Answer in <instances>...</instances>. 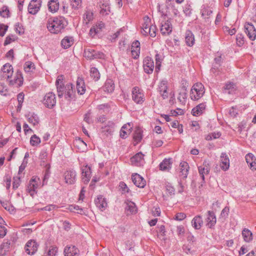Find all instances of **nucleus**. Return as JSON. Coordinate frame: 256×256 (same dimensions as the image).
<instances>
[{
  "mask_svg": "<svg viewBox=\"0 0 256 256\" xmlns=\"http://www.w3.org/2000/svg\"><path fill=\"white\" fill-rule=\"evenodd\" d=\"M68 24V22L64 17L53 16L48 19L46 28L51 34H56L64 32Z\"/></svg>",
  "mask_w": 256,
  "mask_h": 256,
  "instance_id": "obj_1",
  "label": "nucleus"
},
{
  "mask_svg": "<svg viewBox=\"0 0 256 256\" xmlns=\"http://www.w3.org/2000/svg\"><path fill=\"white\" fill-rule=\"evenodd\" d=\"M144 22L142 27V34L146 36L149 34L151 37L154 38L156 36V26L151 24V20L148 16H144Z\"/></svg>",
  "mask_w": 256,
  "mask_h": 256,
  "instance_id": "obj_2",
  "label": "nucleus"
},
{
  "mask_svg": "<svg viewBox=\"0 0 256 256\" xmlns=\"http://www.w3.org/2000/svg\"><path fill=\"white\" fill-rule=\"evenodd\" d=\"M40 178L36 176H32L26 187V192L33 198L38 193V188L41 186Z\"/></svg>",
  "mask_w": 256,
  "mask_h": 256,
  "instance_id": "obj_3",
  "label": "nucleus"
},
{
  "mask_svg": "<svg viewBox=\"0 0 256 256\" xmlns=\"http://www.w3.org/2000/svg\"><path fill=\"white\" fill-rule=\"evenodd\" d=\"M204 92V85L202 83L197 82L192 86L190 90V98L192 100H198L203 96Z\"/></svg>",
  "mask_w": 256,
  "mask_h": 256,
  "instance_id": "obj_4",
  "label": "nucleus"
},
{
  "mask_svg": "<svg viewBox=\"0 0 256 256\" xmlns=\"http://www.w3.org/2000/svg\"><path fill=\"white\" fill-rule=\"evenodd\" d=\"M132 98L136 104H142L146 100L144 90L138 86H134L132 90Z\"/></svg>",
  "mask_w": 256,
  "mask_h": 256,
  "instance_id": "obj_5",
  "label": "nucleus"
},
{
  "mask_svg": "<svg viewBox=\"0 0 256 256\" xmlns=\"http://www.w3.org/2000/svg\"><path fill=\"white\" fill-rule=\"evenodd\" d=\"M42 104L48 108H53L56 104V96L52 92L46 93L42 100Z\"/></svg>",
  "mask_w": 256,
  "mask_h": 256,
  "instance_id": "obj_6",
  "label": "nucleus"
},
{
  "mask_svg": "<svg viewBox=\"0 0 256 256\" xmlns=\"http://www.w3.org/2000/svg\"><path fill=\"white\" fill-rule=\"evenodd\" d=\"M84 56L86 58L90 60L96 58L104 59L105 56L103 52L90 48L84 50Z\"/></svg>",
  "mask_w": 256,
  "mask_h": 256,
  "instance_id": "obj_7",
  "label": "nucleus"
},
{
  "mask_svg": "<svg viewBox=\"0 0 256 256\" xmlns=\"http://www.w3.org/2000/svg\"><path fill=\"white\" fill-rule=\"evenodd\" d=\"M65 182L68 184H73L76 182V173L74 169H68L63 174Z\"/></svg>",
  "mask_w": 256,
  "mask_h": 256,
  "instance_id": "obj_8",
  "label": "nucleus"
},
{
  "mask_svg": "<svg viewBox=\"0 0 256 256\" xmlns=\"http://www.w3.org/2000/svg\"><path fill=\"white\" fill-rule=\"evenodd\" d=\"M168 82L166 80H162L158 84V91L159 92L162 99L165 100L168 98Z\"/></svg>",
  "mask_w": 256,
  "mask_h": 256,
  "instance_id": "obj_9",
  "label": "nucleus"
},
{
  "mask_svg": "<svg viewBox=\"0 0 256 256\" xmlns=\"http://www.w3.org/2000/svg\"><path fill=\"white\" fill-rule=\"evenodd\" d=\"M38 246L35 240H30L26 244L25 251L28 254L34 255L37 252Z\"/></svg>",
  "mask_w": 256,
  "mask_h": 256,
  "instance_id": "obj_10",
  "label": "nucleus"
},
{
  "mask_svg": "<svg viewBox=\"0 0 256 256\" xmlns=\"http://www.w3.org/2000/svg\"><path fill=\"white\" fill-rule=\"evenodd\" d=\"M41 6V0H32L28 8V13L32 15L36 14L40 10Z\"/></svg>",
  "mask_w": 256,
  "mask_h": 256,
  "instance_id": "obj_11",
  "label": "nucleus"
},
{
  "mask_svg": "<svg viewBox=\"0 0 256 256\" xmlns=\"http://www.w3.org/2000/svg\"><path fill=\"white\" fill-rule=\"evenodd\" d=\"M64 96L68 100H70L75 98L74 86L72 84L68 83L65 86Z\"/></svg>",
  "mask_w": 256,
  "mask_h": 256,
  "instance_id": "obj_12",
  "label": "nucleus"
},
{
  "mask_svg": "<svg viewBox=\"0 0 256 256\" xmlns=\"http://www.w3.org/2000/svg\"><path fill=\"white\" fill-rule=\"evenodd\" d=\"M144 155L142 152H138L130 158V162L133 166H143L145 163Z\"/></svg>",
  "mask_w": 256,
  "mask_h": 256,
  "instance_id": "obj_13",
  "label": "nucleus"
},
{
  "mask_svg": "<svg viewBox=\"0 0 256 256\" xmlns=\"http://www.w3.org/2000/svg\"><path fill=\"white\" fill-rule=\"evenodd\" d=\"M144 71L148 74H150L154 69V62L152 58L150 56H146L143 62Z\"/></svg>",
  "mask_w": 256,
  "mask_h": 256,
  "instance_id": "obj_14",
  "label": "nucleus"
},
{
  "mask_svg": "<svg viewBox=\"0 0 256 256\" xmlns=\"http://www.w3.org/2000/svg\"><path fill=\"white\" fill-rule=\"evenodd\" d=\"M64 76L59 75L56 81V86L58 98H61L64 96Z\"/></svg>",
  "mask_w": 256,
  "mask_h": 256,
  "instance_id": "obj_15",
  "label": "nucleus"
},
{
  "mask_svg": "<svg viewBox=\"0 0 256 256\" xmlns=\"http://www.w3.org/2000/svg\"><path fill=\"white\" fill-rule=\"evenodd\" d=\"M245 32L251 40L256 38V30L252 24L247 23L244 25Z\"/></svg>",
  "mask_w": 256,
  "mask_h": 256,
  "instance_id": "obj_16",
  "label": "nucleus"
},
{
  "mask_svg": "<svg viewBox=\"0 0 256 256\" xmlns=\"http://www.w3.org/2000/svg\"><path fill=\"white\" fill-rule=\"evenodd\" d=\"M140 44L138 40H135L132 44L131 53L133 58H138L140 54Z\"/></svg>",
  "mask_w": 256,
  "mask_h": 256,
  "instance_id": "obj_17",
  "label": "nucleus"
},
{
  "mask_svg": "<svg viewBox=\"0 0 256 256\" xmlns=\"http://www.w3.org/2000/svg\"><path fill=\"white\" fill-rule=\"evenodd\" d=\"M82 180L85 184H87L90 178L92 172L90 167L87 164L83 166L82 168Z\"/></svg>",
  "mask_w": 256,
  "mask_h": 256,
  "instance_id": "obj_18",
  "label": "nucleus"
},
{
  "mask_svg": "<svg viewBox=\"0 0 256 256\" xmlns=\"http://www.w3.org/2000/svg\"><path fill=\"white\" fill-rule=\"evenodd\" d=\"M132 179L134 185L138 188H144L146 184V180L139 174H133L132 176Z\"/></svg>",
  "mask_w": 256,
  "mask_h": 256,
  "instance_id": "obj_19",
  "label": "nucleus"
},
{
  "mask_svg": "<svg viewBox=\"0 0 256 256\" xmlns=\"http://www.w3.org/2000/svg\"><path fill=\"white\" fill-rule=\"evenodd\" d=\"M223 59L220 55H218L214 58V62L212 64L211 72L215 74H218L220 71V67L222 66Z\"/></svg>",
  "mask_w": 256,
  "mask_h": 256,
  "instance_id": "obj_20",
  "label": "nucleus"
},
{
  "mask_svg": "<svg viewBox=\"0 0 256 256\" xmlns=\"http://www.w3.org/2000/svg\"><path fill=\"white\" fill-rule=\"evenodd\" d=\"M64 256H79L80 250L74 246H66L64 250Z\"/></svg>",
  "mask_w": 256,
  "mask_h": 256,
  "instance_id": "obj_21",
  "label": "nucleus"
},
{
  "mask_svg": "<svg viewBox=\"0 0 256 256\" xmlns=\"http://www.w3.org/2000/svg\"><path fill=\"white\" fill-rule=\"evenodd\" d=\"M172 30V26L170 20H168L162 23L160 28V32L162 35H169Z\"/></svg>",
  "mask_w": 256,
  "mask_h": 256,
  "instance_id": "obj_22",
  "label": "nucleus"
},
{
  "mask_svg": "<svg viewBox=\"0 0 256 256\" xmlns=\"http://www.w3.org/2000/svg\"><path fill=\"white\" fill-rule=\"evenodd\" d=\"M24 78L20 71H18L14 80H10V82L12 86L20 87L23 84Z\"/></svg>",
  "mask_w": 256,
  "mask_h": 256,
  "instance_id": "obj_23",
  "label": "nucleus"
},
{
  "mask_svg": "<svg viewBox=\"0 0 256 256\" xmlns=\"http://www.w3.org/2000/svg\"><path fill=\"white\" fill-rule=\"evenodd\" d=\"M185 42L188 46H192L195 43L194 36L192 32L188 30L185 32Z\"/></svg>",
  "mask_w": 256,
  "mask_h": 256,
  "instance_id": "obj_24",
  "label": "nucleus"
},
{
  "mask_svg": "<svg viewBox=\"0 0 256 256\" xmlns=\"http://www.w3.org/2000/svg\"><path fill=\"white\" fill-rule=\"evenodd\" d=\"M180 176L182 178L185 179L187 178L190 166L188 163L183 161L180 163Z\"/></svg>",
  "mask_w": 256,
  "mask_h": 256,
  "instance_id": "obj_25",
  "label": "nucleus"
},
{
  "mask_svg": "<svg viewBox=\"0 0 256 256\" xmlns=\"http://www.w3.org/2000/svg\"><path fill=\"white\" fill-rule=\"evenodd\" d=\"M172 158H165L160 164V170L162 171H168L172 168Z\"/></svg>",
  "mask_w": 256,
  "mask_h": 256,
  "instance_id": "obj_26",
  "label": "nucleus"
},
{
  "mask_svg": "<svg viewBox=\"0 0 256 256\" xmlns=\"http://www.w3.org/2000/svg\"><path fill=\"white\" fill-rule=\"evenodd\" d=\"M220 168L223 170H226L230 167V160L226 153H222L220 156Z\"/></svg>",
  "mask_w": 256,
  "mask_h": 256,
  "instance_id": "obj_27",
  "label": "nucleus"
},
{
  "mask_svg": "<svg viewBox=\"0 0 256 256\" xmlns=\"http://www.w3.org/2000/svg\"><path fill=\"white\" fill-rule=\"evenodd\" d=\"M206 104L205 102L198 104L192 110V114L194 116H199L202 114L206 109Z\"/></svg>",
  "mask_w": 256,
  "mask_h": 256,
  "instance_id": "obj_28",
  "label": "nucleus"
},
{
  "mask_svg": "<svg viewBox=\"0 0 256 256\" xmlns=\"http://www.w3.org/2000/svg\"><path fill=\"white\" fill-rule=\"evenodd\" d=\"M206 218V226L209 228H212L216 224V218L214 212L212 211H208Z\"/></svg>",
  "mask_w": 256,
  "mask_h": 256,
  "instance_id": "obj_29",
  "label": "nucleus"
},
{
  "mask_svg": "<svg viewBox=\"0 0 256 256\" xmlns=\"http://www.w3.org/2000/svg\"><path fill=\"white\" fill-rule=\"evenodd\" d=\"M191 224L195 230H200L203 224L202 216L200 215L195 216L192 220Z\"/></svg>",
  "mask_w": 256,
  "mask_h": 256,
  "instance_id": "obj_30",
  "label": "nucleus"
},
{
  "mask_svg": "<svg viewBox=\"0 0 256 256\" xmlns=\"http://www.w3.org/2000/svg\"><path fill=\"white\" fill-rule=\"evenodd\" d=\"M96 206L102 211L105 210L107 206V202L105 198L102 196H99L94 200Z\"/></svg>",
  "mask_w": 256,
  "mask_h": 256,
  "instance_id": "obj_31",
  "label": "nucleus"
},
{
  "mask_svg": "<svg viewBox=\"0 0 256 256\" xmlns=\"http://www.w3.org/2000/svg\"><path fill=\"white\" fill-rule=\"evenodd\" d=\"M103 90L107 93H112L114 90V84L112 79H107L102 88Z\"/></svg>",
  "mask_w": 256,
  "mask_h": 256,
  "instance_id": "obj_32",
  "label": "nucleus"
},
{
  "mask_svg": "<svg viewBox=\"0 0 256 256\" xmlns=\"http://www.w3.org/2000/svg\"><path fill=\"white\" fill-rule=\"evenodd\" d=\"M74 42L73 36H66L61 41V46L64 49H67L70 48Z\"/></svg>",
  "mask_w": 256,
  "mask_h": 256,
  "instance_id": "obj_33",
  "label": "nucleus"
},
{
  "mask_svg": "<svg viewBox=\"0 0 256 256\" xmlns=\"http://www.w3.org/2000/svg\"><path fill=\"white\" fill-rule=\"evenodd\" d=\"M76 90L78 94H84L86 92V86L84 80L78 78L76 80Z\"/></svg>",
  "mask_w": 256,
  "mask_h": 256,
  "instance_id": "obj_34",
  "label": "nucleus"
},
{
  "mask_svg": "<svg viewBox=\"0 0 256 256\" xmlns=\"http://www.w3.org/2000/svg\"><path fill=\"white\" fill-rule=\"evenodd\" d=\"M28 122L33 126H37L40 122L38 116L34 112H29L26 115Z\"/></svg>",
  "mask_w": 256,
  "mask_h": 256,
  "instance_id": "obj_35",
  "label": "nucleus"
},
{
  "mask_svg": "<svg viewBox=\"0 0 256 256\" xmlns=\"http://www.w3.org/2000/svg\"><path fill=\"white\" fill-rule=\"evenodd\" d=\"M48 6L49 10L52 13L56 12L60 7L58 0H49Z\"/></svg>",
  "mask_w": 256,
  "mask_h": 256,
  "instance_id": "obj_36",
  "label": "nucleus"
},
{
  "mask_svg": "<svg viewBox=\"0 0 256 256\" xmlns=\"http://www.w3.org/2000/svg\"><path fill=\"white\" fill-rule=\"evenodd\" d=\"M242 234L244 240L246 242H250L252 240V233L248 228H244L242 230Z\"/></svg>",
  "mask_w": 256,
  "mask_h": 256,
  "instance_id": "obj_37",
  "label": "nucleus"
},
{
  "mask_svg": "<svg viewBox=\"0 0 256 256\" xmlns=\"http://www.w3.org/2000/svg\"><path fill=\"white\" fill-rule=\"evenodd\" d=\"M10 245V240H4V242L0 246V254L4 255L6 252L8 251Z\"/></svg>",
  "mask_w": 256,
  "mask_h": 256,
  "instance_id": "obj_38",
  "label": "nucleus"
},
{
  "mask_svg": "<svg viewBox=\"0 0 256 256\" xmlns=\"http://www.w3.org/2000/svg\"><path fill=\"white\" fill-rule=\"evenodd\" d=\"M46 169L44 172V174L42 178V182H41V186L42 187L48 184V180L50 177V166L49 164H46Z\"/></svg>",
  "mask_w": 256,
  "mask_h": 256,
  "instance_id": "obj_39",
  "label": "nucleus"
},
{
  "mask_svg": "<svg viewBox=\"0 0 256 256\" xmlns=\"http://www.w3.org/2000/svg\"><path fill=\"white\" fill-rule=\"evenodd\" d=\"M198 170L200 176L202 180V182L204 183L205 182L204 176L209 174L210 169L208 166H199Z\"/></svg>",
  "mask_w": 256,
  "mask_h": 256,
  "instance_id": "obj_40",
  "label": "nucleus"
},
{
  "mask_svg": "<svg viewBox=\"0 0 256 256\" xmlns=\"http://www.w3.org/2000/svg\"><path fill=\"white\" fill-rule=\"evenodd\" d=\"M24 68L26 72H32L36 68L35 64L31 61H27L24 64Z\"/></svg>",
  "mask_w": 256,
  "mask_h": 256,
  "instance_id": "obj_41",
  "label": "nucleus"
},
{
  "mask_svg": "<svg viewBox=\"0 0 256 256\" xmlns=\"http://www.w3.org/2000/svg\"><path fill=\"white\" fill-rule=\"evenodd\" d=\"M93 18L94 14L90 10H86L84 14V22L86 24H88L90 22L92 21Z\"/></svg>",
  "mask_w": 256,
  "mask_h": 256,
  "instance_id": "obj_42",
  "label": "nucleus"
},
{
  "mask_svg": "<svg viewBox=\"0 0 256 256\" xmlns=\"http://www.w3.org/2000/svg\"><path fill=\"white\" fill-rule=\"evenodd\" d=\"M163 60V58L162 55L158 52L155 55L156 60V71L158 72L160 70L161 64Z\"/></svg>",
  "mask_w": 256,
  "mask_h": 256,
  "instance_id": "obj_43",
  "label": "nucleus"
},
{
  "mask_svg": "<svg viewBox=\"0 0 256 256\" xmlns=\"http://www.w3.org/2000/svg\"><path fill=\"white\" fill-rule=\"evenodd\" d=\"M2 71L4 73H7L8 75L6 76L8 78H10L12 76L13 68L12 65L9 64H6L3 66Z\"/></svg>",
  "mask_w": 256,
  "mask_h": 256,
  "instance_id": "obj_44",
  "label": "nucleus"
},
{
  "mask_svg": "<svg viewBox=\"0 0 256 256\" xmlns=\"http://www.w3.org/2000/svg\"><path fill=\"white\" fill-rule=\"evenodd\" d=\"M166 8L170 10L175 17H179L180 16V12L178 10V6H176L175 3L167 6Z\"/></svg>",
  "mask_w": 256,
  "mask_h": 256,
  "instance_id": "obj_45",
  "label": "nucleus"
},
{
  "mask_svg": "<svg viewBox=\"0 0 256 256\" xmlns=\"http://www.w3.org/2000/svg\"><path fill=\"white\" fill-rule=\"evenodd\" d=\"M90 76L95 81L98 80L100 78V74L97 68L92 67L90 70Z\"/></svg>",
  "mask_w": 256,
  "mask_h": 256,
  "instance_id": "obj_46",
  "label": "nucleus"
},
{
  "mask_svg": "<svg viewBox=\"0 0 256 256\" xmlns=\"http://www.w3.org/2000/svg\"><path fill=\"white\" fill-rule=\"evenodd\" d=\"M0 16L4 18H8L10 16V12L8 6L4 5L0 10Z\"/></svg>",
  "mask_w": 256,
  "mask_h": 256,
  "instance_id": "obj_47",
  "label": "nucleus"
},
{
  "mask_svg": "<svg viewBox=\"0 0 256 256\" xmlns=\"http://www.w3.org/2000/svg\"><path fill=\"white\" fill-rule=\"evenodd\" d=\"M110 12V6L108 4H102L100 6V14L102 16H106Z\"/></svg>",
  "mask_w": 256,
  "mask_h": 256,
  "instance_id": "obj_48",
  "label": "nucleus"
},
{
  "mask_svg": "<svg viewBox=\"0 0 256 256\" xmlns=\"http://www.w3.org/2000/svg\"><path fill=\"white\" fill-rule=\"evenodd\" d=\"M234 84L232 82H228L225 84L224 86V90L225 92H227L228 94H232L234 91Z\"/></svg>",
  "mask_w": 256,
  "mask_h": 256,
  "instance_id": "obj_49",
  "label": "nucleus"
},
{
  "mask_svg": "<svg viewBox=\"0 0 256 256\" xmlns=\"http://www.w3.org/2000/svg\"><path fill=\"white\" fill-rule=\"evenodd\" d=\"M24 95L23 92H20L17 96V99L18 102V105L17 106L18 112L20 111L22 108V104L24 100Z\"/></svg>",
  "mask_w": 256,
  "mask_h": 256,
  "instance_id": "obj_50",
  "label": "nucleus"
},
{
  "mask_svg": "<svg viewBox=\"0 0 256 256\" xmlns=\"http://www.w3.org/2000/svg\"><path fill=\"white\" fill-rule=\"evenodd\" d=\"M126 210L129 211L131 214L136 213V208L135 204L132 202H129L127 204Z\"/></svg>",
  "mask_w": 256,
  "mask_h": 256,
  "instance_id": "obj_51",
  "label": "nucleus"
},
{
  "mask_svg": "<svg viewBox=\"0 0 256 256\" xmlns=\"http://www.w3.org/2000/svg\"><path fill=\"white\" fill-rule=\"evenodd\" d=\"M58 254V248L55 246H50L49 250L46 254V255L44 256H56Z\"/></svg>",
  "mask_w": 256,
  "mask_h": 256,
  "instance_id": "obj_52",
  "label": "nucleus"
},
{
  "mask_svg": "<svg viewBox=\"0 0 256 256\" xmlns=\"http://www.w3.org/2000/svg\"><path fill=\"white\" fill-rule=\"evenodd\" d=\"M200 12L202 16H207L206 18H208V16L212 13V11L208 6H204L201 9Z\"/></svg>",
  "mask_w": 256,
  "mask_h": 256,
  "instance_id": "obj_53",
  "label": "nucleus"
},
{
  "mask_svg": "<svg viewBox=\"0 0 256 256\" xmlns=\"http://www.w3.org/2000/svg\"><path fill=\"white\" fill-rule=\"evenodd\" d=\"M40 142V138L36 134L32 135L30 138V144L32 146L39 144Z\"/></svg>",
  "mask_w": 256,
  "mask_h": 256,
  "instance_id": "obj_54",
  "label": "nucleus"
},
{
  "mask_svg": "<svg viewBox=\"0 0 256 256\" xmlns=\"http://www.w3.org/2000/svg\"><path fill=\"white\" fill-rule=\"evenodd\" d=\"M179 101L181 102H185L187 98V93L186 92V89L184 88L178 94V98Z\"/></svg>",
  "mask_w": 256,
  "mask_h": 256,
  "instance_id": "obj_55",
  "label": "nucleus"
},
{
  "mask_svg": "<svg viewBox=\"0 0 256 256\" xmlns=\"http://www.w3.org/2000/svg\"><path fill=\"white\" fill-rule=\"evenodd\" d=\"M229 114L232 118H236L238 114V108L237 106H232L228 110Z\"/></svg>",
  "mask_w": 256,
  "mask_h": 256,
  "instance_id": "obj_56",
  "label": "nucleus"
},
{
  "mask_svg": "<svg viewBox=\"0 0 256 256\" xmlns=\"http://www.w3.org/2000/svg\"><path fill=\"white\" fill-rule=\"evenodd\" d=\"M133 138L136 142H140L142 138V132L140 130H136L134 134Z\"/></svg>",
  "mask_w": 256,
  "mask_h": 256,
  "instance_id": "obj_57",
  "label": "nucleus"
},
{
  "mask_svg": "<svg viewBox=\"0 0 256 256\" xmlns=\"http://www.w3.org/2000/svg\"><path fill=\"white\" fill-rule=\"evenodd\" d=\"M236 44L238 46H242L244 43V38L242 34H238L236 36Z\"/></svg>",
  "mask_w": 256,
  "mask_h": 256,
  "instance_id": "obj_58",
  "label": "nucleus"
},
{
  "mask_svg": "<svg viewBox=\"0 0 256 256\" xmlns=\"http://www.w3.org/2000/svg\"><path fill=\"white\" fill-rule=\"evenodd\" d=\"M16 36L14 34H11L8 36L4 42V46H6L10 44L11 42H14L16 39Z\"/></svg>",
  "mask_w": 256,
  "mask_h": 256,
  "instance_id": "obj_59",
  "label": "nucleus"
},
{
  "mask_svg": "<svg viewBox=\"0 0 256 256\" xmlns=\"http://www.w3.org/2000/svg\"><path fill=\"white\" fill-rule=\"evenodd\" d=\"M70 5L72 8L78 9L82 6V0H70Z\"/></svg>",
  "mask_w": 256,
  "mask_h": 256,
  "instance_id": "obj_60",
  "label": "nucleus"
},
{
  "mask_svg": "<svg viewBox=\"0 0 256 256\" xmlns=\"http://www.w3.org/2000/svg\"><path fill=\"white\" fill-rule=\"evenodd\" d=\"M100 32V30L98 28L95 26H92L89 31V35L92 38H94L95 36Z\"/></svg>",
  "mask_w": 256,
  "mask_h": 256,
  "instance_id": "obj_61",
  "label": "nucleus"
},
{
  "mask_svg": "<svg viewBox=\"0 0 256 256\" xmlns=\"http://www.w3.org/2000/svg\"><path fill=\"white\" fill-rule=\"evenodd\" d=\"M4 182L7 190H8L11 186V176L8 174H6L4 178Z\"/></svg>",
  "mask_w": 256,
  "mask_h": 256,
  "instance_id": "obj_62",
  "label": "nucleus"
},
{
  "mask_svg": "<svg viewBox=\"0 0 256 256\" xmlns=\"http://www.w3.org/2000/svg\"><path fill=\"white\" fill-rule=\"evenodd\" d=\"M84 120L86 123L90 124L93 122V120L91 117V111L89 110L84 115Z\"/></svg>",
  "mask_w": 256,
  "mask_h": 256,
  "instance_id": "obj_63",
  "label": "nucleus"
},
{
  "mask_svg": "<svg viewBox=\"0 0 256 256\" xmlns=\"http://www.w3.org/2000/svg\"><path fill=\"white\" fill-rule=\"evenodd\" d=\"M166 189L167 193L170 195L172 196L175 194V189L170 184H166Z\"/></svg>",
  "mask_w": 256,
  "mask_h": 256,
  "instance_id": "obj_64",
  "label": "nucleus"
}]
</instances>
